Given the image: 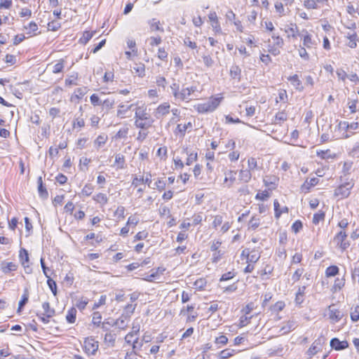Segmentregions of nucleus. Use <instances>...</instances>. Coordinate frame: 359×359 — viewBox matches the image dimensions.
I'll use <instances>...</instances> for the list:
<instances>
[{"label": "nucleus", "instance_id": "obj_40", "mask_svg": "<svg viewBox=\"0 0 359 359\" xmlns=\"http://www.w3.org/2000/svg\"><path fill=\"white\" fill-rule=\"evenodd\" d=\"M187 154H188V157L187 158L186 164L187 165H191L194 161L197 160V153H190L188 154L187 149H185Z\"/></svg>", "mask_w": 359, "mask_h": 359}, {"label": "nucleus", "instance_id": "obj_35", "mask_svg": "<svg viewBox=\"0 0 359 359\" xmlns=\"http://www.w3.org/2000/svg\"><path fill=\"white\" fill-rule=\"evenodd\" d=\"M115 163L117 164L118 168H123L125 164L124 156L121 154H116L115 156Z\"/></svg>", "mask_w": 359, "mask_h": 359}, {"label": "nucleus", "instance_id": "obj_27", "mask_svg": "<svg viewBox=\"0 0 359 359\" xmlns=\"http://www.w3.org/2000/svg\"><path fill=\"white\" fill-rule=\"evenodd\" d=\"M288 80L291 81L292 84L295 87L296 89L299 90L303 89V87L302 86V82L299 79V77L297 74L290 76L288 78Z\"/></svg>", "mask_w": 359, "mask_h": 359}, {"label": "nucleus", "instance_id": "obj_57", "mask_svg": "<svg viewBox=\"0 0 359 359\" xmlns=\"http://www.w3.org/2000/svg\"><path fill=\"white\" fill-rule=\"evenodd\" d=\"M304 5L308 9L317 8V5L315 0H305Z\"/></svg>", "mask_w": 359, "mask_h": 359}, {"label": "nucleus", "instance_id": "obj_20", "mask_svg": "<svg viewBox=\"0 0 359 359\" xmlns=\"http://www.w3.org/2000/svg\"><path fill=\"white\" fill-rule=\"evenodd\" d=\"M42 308L43 309V316H47V317H53L55 314V311L53 308H51L49 302H44L42 304Z\"/></svg>", "mask_w": 359, "mask_h": 359}, {"label": "nucleus", "instance_id": "obj_22", "mask_svg": "<svg viewBox=\"0 0 359 359\" xmlns=\"http://www.w3.org/2000/svg\"><path fill=\"white\" fill-rule=\"evenodd\" d=\"M241 74V68L237 65H233L230 69V76L233 79L240 81Z\"/></svg>", "mask_w": 359, "mask_h": 359}, {"label": "nucleus", "instance_id": "obj_39", "mask_svg": "<svg viewBox=\"0 0 359 359\" xmlns=\"http://www.w3.org/2000/svg\"><path fill=\"white\" fill-rule=\"evenodd\" d=\"M47 285L49 287L50 290L52 291L54 296L57 294V284L56 283L51 279L50 278H47Z\"/></svg>", "mask_w": 359, "mask_h": 359}, {"label": "nucleus", "instance_id": "obj_34", "mask_svg": "<svg viewBox=\"0 0 359 359\" xmlns=\"http://www.w3.org/2000/svg\"><path fill=\"white\" fill-rule=\"evenodd\" d=\"M137 304H127L124 308L125 313L123 314L130 318V316L134 313Z\"/></svg>", "mask_w": 359, "mask_h": 359}, {"label": "nucleus", "instance_id": "obj_62", "mask_svg": "<svg viewBox=\"0 0 359 359\" xmlns=\"http://www.w3.org/2000/svg\"><path fill=\"white\" fill-rule=\"evenodd\" d=\"M235 276V273L233 271H229L227 273H224L220 278V281H226L230 279H232Z\"/></svg>", "mask_w": 359, "mask_h": 359}, {"label": "nucleus", "instance_id": "obj_28", "mask_svg": "<svg viewBox=\"0 0 359 359\" xmlns=\"http://www.w3.org/2000/svg\"><path fill=\"white\" fill-rule=\"evenodd\" d=\"M148 23H149L150 28L152 31L156 30V31H161L162 32H164L163 28L160 27V21L159 20H156L155 18H153V19L149 20Z\"/></svg>", "mask_w": 359, "mask_h": 359}, {"label": "nucleus", "instance_id": "obj_36", "mask_svg": "<svg viewBox=\"0 0 359 359\" xmlns=\"http://www.w3.org/2000/svg\"><path fill=\"white\" fill-rule=\"evenodd\" d=\"M64 69V60H59L53 67V73L58 74L62 72Z\"/></svg>", "mask_w": 359, "mask_h": 359}, {"label": "nucleus", "instance_id": "obj_33", "mask_svg": "<svg viewBox=\"0 0 359 359\" xmlns=\"http://www.w3.org/2000/svg\"><path fill=\"white\" fill-rule=\"evenodd\" d=\"M93 36V32L86 31L83 32V36L79 39V42L83 44H86Z\"/></svg>", "mask_w": 359, "mask_h": 359}, {"label": "nucleus", "instance_id": "obj_1", "mask_svg": "<svg viewBox=\"0 0 359 359\" xmlns=\"http://www.w3.org/2000/svg\"><path fill=\"white\" fill-rule=\"evenodd\" d=\"M135 119V126L142 129L149 128L153 122L150 115L146 111V109L143 107L136 108Z\"/></svg>", "mask_w": 359, "mask_h": 359}, {"label": "nucleus", "instance_id": "obj_12", "mask_svg": "<svg viewBox=\"0 0 359 359\" xmlns=\"http://www.w3.org/2000/svg\"><path fill=\"white\" fill-rule=\"evenodd\" d=\"M224 183L227 184L228 187H231L233 182L236 180V171L235 170H229L224 172Z\"/></svg>", "mask_w": 359, "mask_h": 359}, {"label": "nucleus", "instance_id": "obj_25", "mask_svg": "<svg viewBox=\"0 0 359 359\" xmlns=\"http://www.w3.org/2000/svg\"><path fill=\"white\" fill-rule=\"evenodd\" d=\"M108 137L106 135H100L94 141L95 147L98 149L105 144Z\"/></svg>", "mask_w": 359, "mask_h": 359}, {"label": "nucleus", "instance_id": "obj_13", "mask_svg": "<svg viewBox=\"0 0 359 359\" xmlns=\"http://www.w3.org/2000/svg\"><path fill=\"white\" fill-rule=\"evenodd\" d=\"M320 344L321 343L320 339L315 340V341L312 344V345L310 346V348L308 349L306 352L309 358L313 357L318 351H320V347H318V346H320Z\"/></svg>", "mask_w": 359, "mask_h": 359}, {"label": "nucleus", "instance_id": "obj_37", "mask_svg": "<svg viewBox=\"0 0 359 359\" xmlns=\"http://www.w3.org/2000/svg\"><path fill=\"white\" fill-rule=\"evenodd\" d=\"M94 187L90 184H86L81 191V194L84 196H89L92 194Z\"/></svg>", "mask_w": 359, "mask_h": 359}, {"label": "nucleus", "instance_id": "obj_61", "mask_svg": "<svg viewBox=\"0 0 359 359\" xmlns=\"http://www.w3.org/2000/svg\"><path fill=\"white\" fill-rule=\"evenodd\" d=\"M90 102L94 106H98L102 104V102L100 100L99 97L96 94H93L90 97Z\"/></svg>", "mask_w": 359, "mask_h": 359}, {"label": "nucleus", "instance_id": "obj_2", "mask_svg": "<svg viewBox=\"0 0 359 359\" xmlns=\"http://www.w3.org/2000/svg\"><path fill=\"white\" fill-rule=\"evenodd\" d=\"M222 97H210L209 100L204 103H200L194 105L195 109L201 114L212 112L215 111L219 105Z\"/></svg>", "mask_w": 359, "mask_h": 359}, {"label": "nucleus", "instance_id": "obj_52", "mask_svg": "<svg viewBox=\"0 0 359 359\" xmlns=\"http://www.w3.org/2000/svg\"><path fill=\"white\" fill-rule=\"evenodd\" d=\"M345 284V280L344 278H337L334 281L333 287L335 290H341Z\"/></svg>", "mask_w": 359, "mask_h": 359}, {"label": "nucleus", "instance_id": "obj_43", "mask_svg": "<svg viewBox=\"0 0 359 359\" xmlns=\"http://www.w3.org/2000/svg\"><path fill=\"white\" fill-rule=\"evenodd\" d=\"M351 318L353 322L359 320V305L355 306L351 312Z\"/></svg>", "mask_w": 359, "mask_h": 359}, {"label": "nucleus", "instance_id": "obj_64", "mask_svg": "<svg viewBox=\"0 0 359 359\" xmlns=\"http://www.w3.org/2000/svg\"><path fill=\"white\" fill-rule=\"evenodd\" d=\"M148 236V232L142 231L138 232L135 236V241L144 240Z\"/></svg>", "mask_w": 359, "mask_h": 359}, {"label": "nucleus", "instance_id": "obj_24", "mask_svg": "<svg viewBox=\"0 0 359 359\" xmlns=\"http://www.w3.org/2000/svg\"><path fill=\"white\" fill-rule=\"evenodd\" d=\"M29 299V292L27 289H25L24 291V294L22 296L21 300L19 302L18 313H20L21 312L23 306L27 303Z\"/></svg>", "mask_w": 359, "mask_h": 359}, {"label": "nucleus", "instance_id": "obj_10", "mask_svg": "<svg viewBox=\"0 0 359 359\" xmlns=\"http://www.w3.org/2000/svg\"><path fill=\"white\" fill-rule=\"evenodd\" d=\"M284 31L287 33V37L296 38L297 36H300L299 29L295 24H291L290 25H286L284 28Z\"/></svg>", "mask_w": 359, "mask_h": 359}, {"label": "nucleus", "instance_id": "obj_55", "mask_svg": "<svg viewBox=\"0 0 359 359\" xmlns=\"http://www.w3.org/2000/svg\"><path fill=\"white\" fill-rule=\"evenodd\" d=\"M352 156H359V142H355L349 151Z\"/></svg>", "mask_w": 359, "mask_h": 359}, {"label": "nucleus", "instance_id": "obj_60", "mask_svg": "<svg viewBox=\"0 0 359 359\" xmlns=\"http://www.w3.org/2000/svg\"><path fill=\"white\" fill-rule=\"evenodd\" d=\"M223 218L221 215H216L214 217V220L212 222V226L214 228L217 229L219 226L222 224Z\"/></svg>", "mask_w": 359, "mask_h": 359}, {"label": "nucleus", "instance_id": "obj_49", "mask_svg": "<svg viewBox=\"0 0 359 359\" xmlns=\"http://www.w3.org/2000/svg\"><path fill=\"white\" fill-rule=\"evenodd\" d=\"M24 27L26 29H29L28 34L33 33L36 34L35 32L38 30V26L34 22H30L27 26H25Z\"/></svg>", "mask_w": 359, "mask_h": 359}, {"label": "nucleus", "instance_id": "obj_31", "mask_svg": "<svg viewBox=\"0 0 359 359\" xmlns=\"http://www.w3.org/2000/svg\"><path fill=\"white\" fill-rule=\"evenodd\" d=\"M339 268L337 266H330L327 267L325 270V275L327 277H332L335 276L339 273Z\"/></svg>", "mask_w": 359, "mask_h": 359}, {"label": "nucleus", "instance_id": "obj_41", "mask_svg": "<svg viewBox=\"0 0 359 359\" xmlns=\"http://www.w3.org/2000/svg\"><path fill=\"white\" fill-rule=\"evenodd\" d=\"M285 304L283 302L280 301L277 302L275 304L271 306V310L273 312H279L283 309Z\"/></svg>", "mask_w": 359, "mask_h": 359}, {"label": "nucleus", "instance_id": "obj_18", "mask_svg": "<svg viewBox=\"0 0 359 359\" xmlns=\"http://www.w3.org/2000/svg\"><path fill=\"white\" fill-rule=\"evenodd\" d=\"M129 318L122 315L119 318H118L114 323V325H116L119 329L125 330L128 327V323L126 320H128Z\"/></svg>", "mask_w": 359, "mask_h": 359}, {"label": "nucleus", "instance_id": "obj_7", "mask_svg": "<svg viewBox=\"0 0 359 359\" xmlns=\"http://www.w3.org/2000/svg\"><path fill=\"white\" fill-rule=\"evenodd\" d=\"M330 344L332 348L336 351H341L348 347L347 341H340L338 338H332Z\"/></svg>", "mask_w": 359, "mask_h": 359}, {"label": "nucleus", "instance_id": "obj_8", "mask_svg": "<svg viewBox=\"0 0 359 359\" xmlns=\"http://www.w3.org/2000/svg\"><path fill=\"white\" fill-rule=\"evenodd\" d=\"M170 105L168 102L160 104L156 111L155 116L156 118H161L162 116L169 114Z\"/></svg>", "mask_w": 359, "mask_h": 359}, {"label": "nucleus", "instance_id": "obj_11", "mask_svg": "<svg viewBox=\"0 0 359 359\" xmlns=\"http://www.w3.org/2000/svg\"><path fill=\"white\" fill-rule=\"evenodd\" d=\"M19 258H20V262H21L22 265L23 266V267L25 268V269H26L27 268L29 269V266L28 264L29 254H28V251L27 250L22 248L20 250Z\"/></svg>", "mask_w": 359, "mask_h": 359}, {"label": "nucleus", "instance_id": "obj_50", "mask_svg": "<svg viewBox=\"0 0 359 359\" xmlns=\"http://www.w3.org/2000/svg\"><path fill=\"white\" fill-rule=\"evenodd\" d=\"M299 55L305 60H309V55L307 53L306 48L304 46H299V48L298 49Z\"/></svg>", "mask_w": 359, "mask_h": 359}, {"label": "nucleus", "instance_id": "obj_42", "mask_svg": "<svg viewBox=\"0 0 359 359\" xmlns=\"http://www.w3.org/2000/svg\"><path fill=\"white\" fill-rule=\"evenodd\" d=\"M170 88H171V90H172V95H174V97L176 98V99H178L180 98V86H179V84L176 83H173L171 86H170Z\"/></svg>", "mask_w": 359, "mask_h": 359}, {"label": "nucleus", "instance_id": "obj_45", "mask_svg": "<svg viewBox=\"0 0 359 359\" xmlns=\"http://www.w3.org/2000/svg\"><path fill=\"white\" fill-rule=\"evenodd\" d=\"M259 219L252 217L249 222V229L255 230L259 226Z\"/></svg>", "mask_w": 359, "mask_h": 359}, {"label": "nucleus", "instance_id": "obj_38", "mask_svg": "<svg viewBox=\"0 0 359 359\" xmlns=\"http://www.w3.org/2000/svg\"><path fill=\"white\" fill-rule=\"evenodd\" d=\"M191 127H192V124H191V122H189L188 123H187V124H184V125L178 124V125H177V126L176 130H177L180 133H181L182 135H184L186 130H187L189 128H191Z\"/></svg>", "mask_w": 359, "mask_h": 359}, {"label": "nucleus", "instance_id": "obj_26", "mask_svg": "<svg viewBox=\"0 0 359 359\" xmlns=\"http://www.w3.org/2000/svg\"><path fill=\"white\" fill-rule=\"evenodd\" d=\"M76 309L74 307L71 308L67 313L66 320L69 323H74L76 320Z\"/></svg>", "mask_w": 359, "mask_h": 359}, {"label": "nucleus", "instance_id": "obj_63", "mask_svg": "<svg viewBox=\"0 0 359 359\" xmlns=\"http://www.w3.org/2000/svg\"><path fill=\"white\" fill-rule=\"evenodd\" d=\"M217 344L225 345L228 342V338L224 335H221L215 339V341Z\"/></svg>", "mask_w": 359, "mask_h": 359}, {"label": "nucleus", "instance_id": "obj_16", "mask_svg": "<svg viewBox=\"0 0 359 359\" xmlns=\"http://www.w3.org/2000/svg\"><path fill=\"white\" fill-rule=\"evenodd\" d=\"M17 265L13 262H3L1 264V269L3 273H8L11 271H14L17 270Z\"/></svg>", "mask_w": 359, "mask_h": 359}, {"label": "nucleus", "instance_id": "obj_53", "mask_svg": "<svg viewBox=\"0 0 359 359\" xmlns=\"http://www.w3.org/2000/svg\"><path fill=\"white\" fill-rule=\"evenodd\" d=\"M114 104H115L114 100L109 99V98L104 100L102 102V106L107 109L113 108Z\"/></svg>", "mask_w": 359, "mask_h": 359}, {"label": "nucleus", "instance_id": "obj_48", "mask_svg": "<svg viewBox=\"0 0 359 359\" xmlns=\"http://www.w3.org/2000/svg\"><path fill=\"white\" fill-rule=\"evenodd\" d=\"M271 38L275 40L274 46H277L278 48H282L283 46L284 41L280 36L273 34L271 36Z\"/></svg>", "mask_w": 359, "mask_h": 359}, {"label": "nucleus", "instance_id": "obj_46", "mask_svg": "<svg viewBox=\"0 0 359 359\" xmlns=\"http://www.w3.org/2000/svg\"><path fill=\"white\" fill-rule=\"evenodd\" d=\"M325 218V213L322 211H319L318 212L314 214L313 217V223L317 224L320 221L323 220Z\"/></svg>", "mask_w": 359, "mask_h": 359}, {"label": "nucleus", "instance_id": "obj_58", "mask_svg": "<svg viewBox=\"0 0 359 359\" xmlns=\"http://www.w3.org/2000/svg\"><path fill=\"white\" fill-rule=\"evenodd\" d=\"M203 61L205 65L208 67H212L214 64V61L210 55H203Z\"/></svg>", "mask_w": 359, "mask_h": 359}, {"label": "nucleus", "instance_id": "obj_23", "mask_svg": "<svg viewBox=\"0 0 359 359\" xmlns=\"http://www.w3.org/2000/svg\"><path fill=\"white\" fill-rule=\"evenodd\" d=\"M260 258V255L255 250L247 252V262L250 263H256Z\"/></svg>", "mask_w": 359, "mask_h": 359}, {"label": "nucleus", "instance_id": "obj_32", "mask_svg": "<svg viewBox=\"0 0 359 359\" xmlns=\"http://www.w3.org/2000/svg\"><path fill=\"white\" fill-rule=\"evenodd\" d=\"M234 353H235V350L228 348V349L222 351L219 353V357L220 359H227V358L231 357L232 355H233Z\"/></svg>", "mask_w": 359, "mask_h": 359}, {"label": "nucleus", "instance_id": "obj_29", "mask_svg": "<svg viewBox=\"0 0 359 359\" xmlns=\"http://www.w3.org/2000/svg\"><path fill=\"white\" fill-rule=\"evenodd\" d=\"M346 37L349 40L348 46L351 48H355L357 46V34L355 32H353L352 34L348 33Z\"/></svg>", "mask_w": 359, "mask_h": 359}, {"label": "nucleus", "instance_id": "obj_9", "mask_svg": "<svg viewBox=\"0 0 359 359\" xmlns=\"http://www.w3.org/2000/svg\"><path fill=\"white\" fill-rule=\"evenodd\" d=\"M343 317V313L338 309L329 306V318L332 323L339 322Z\"/></svg>", "mask_w": 359, "mask_h": 359}, {"label": "nucleus", "instance_id": "obj_59", "mask_svg": "<svg viewBox=\"0 0 359 359\" xmlns=\"http://www.w3.org/2000/svg\"><path fill=\"white\" fill-rule=\"evenodd\" d=\"M85 126V121L83 118L81 117L76 118L73 123V128L79 127L83 128Z\"/></svg>", "mask_w": 359, "mask_h": 359}, {"label": "nucleus", "instance_id": "obj_6", "mask_svg": "<svg viewBox=\"0 0 359 359\" xmlns=\"http://www.w3.org/2000/svg\"><path fill=\"white\" fill-rule=\"evenodd\" d=\"M198 88L196 86H191L190 87H183L180 90V95L179 100H185L189 99V97L195 92H198Z\"/></svg>", "mask_w": 359, "mask_h": 359}, {"label": "nucleus", "instance_id": "obj_17", "mask_svg": "<svg viewBox=\"0 0 359 359\" xmlns=\"http://www.w3.org/2000/svg\"><path fill=\"white\" fill-rule=\"evenodd\" d=\"M98 348L97 343L95 341H85V349L87 353H90L91 354H95Z\"/></svg>", "mask_w": 359, "mask_h": 359}, {"label": "nucleus", "instance_id": "obj_54", "mask_svg": "<svg viewBox=\"0 0 359 359\" xmlns=\"http://www.w3.org/2000/svg\"><path fill=\"white\" fill-rule=\"evenodd\" d=\"M87 304L88 299L86 298H81L77 302L76 306L79 310L82 311L86 308Z\"/></svg>", "mask_w": 359, "mask_h": 359}, {"label": "nucleus", "instance_id": "obj_15", "mask_svg": "<svg viewBox=\"0 0 359 359\" xmlns=\"http://www.w3.org/2000/svg\"><path fill=\"white\" fill-rule=\"evenodd\" d=\"M295 327L296 323L294 320H288L285 325L281 327L280 329V332H281L283 334H287L292 330H294Z\"/></svg>", "mask_w": 359, "mask_h": 359}, {"label": "nucleus", "instance_id": "obj_3", "mask_svg": "<svg viewBox=\"0 0 359 359\" xmlns=\"http://www.w3.org/2000/svg\"><path fill=\"white\" fill-rule=\"evenodd\" d=\"M341 182L342 179L341 178ZM354 186V182L352 180L341 182V184L334 190V195L341 198H346L349 196L351 190Z\"/></svg>", "mask_w": 359, "mask_h": 359}, {"label": "nucleus", "instance_id": "obj_21", "mask_svg": "<svg viewBox=\"0 0 359 359\" xmlns=\"http://www.w3.org/2000/svg\"><path fill=\"white\" fill-rule=\"evenodd\" d=\"M252 177L251 171L249 170H241L239 172V180L243 182H248Z\"/></svg>", "mask_w": 359, "mask_h": 359}, {"label": "nucleus", "instance_id": "obj_56", "mask_svg": "<svg viewBox=\"0 0 359 359\" xmlns=\"http://www.w3.org/2000/svg\"><path fill=\"white\" fill-rule=\"evenodd\" d=\"M287 118V114L284 111H279L275 116L276 121H285Z\"/></svg>", "mask_w": 359, "mask_h": 359}, {"label": "nucleus", "instance_id": "obj_44", "mask_svg": "<svg viewBox=\"0 0 359 359\" xmlns=\"http://www.w3.org/2000/svg\"><path fill=\"white\" fill-rule=\"evenodd\" d=\"M248 169L250 171H253L257 168V162L255 158L250 157L248 160Z\"/></svg>", "mask_w": 359, "mask_h": 359}, {"label": "nucleus", "instance_id": "obj_47", "mask_svg": "<svg viewBox=\"0 0 359 359\" xmlns=\"http://www.w3.org/2000/svg\"><path fill=\"white\" fill-rule=\"evenodd\" d=\"M102 316L100 312L96 311L93 314V323L96 326H100L101 323Z\"/></svg>", "mask_w": 359, "mask_h": 359}, {"label": "nucleus", "instance_id": "obj_4", "mask_svg": "<svg viewBox=\"0 0 359 359\" xmlns=\"http://www.w3.org/2000/svg\"><path fill=\"white\" fill-rule=\"evenodd\" d=\"M346 233L341 230L334 237V241L337 243V245L342 250H346L349 246L350 243L346 240Z\"/></svg>", "mask_w": 359, "mask_h": 359}, {"label": "nucleus", "instance_id": "obj_30", "mask_svg": "<svg viewBox=\"0 0 359 359\" xmlns=\"http://www.w3.org/2000/svg\"><path fill=\"white\" fill-rule=\"evenodd\" d=\"M93 199L98 203L104 205L107 203L108 198L106 194L102 193H99L94 196Z\"/></svg>", "mask_w": 359, "mask_h": 359}, {"label": "nucleus", "instance_id": "obj_14", "mask_svg": "<svg viewBox=\"0 0 359 359\" xmlns=\"http://www.w3.org/2000/svg\"><path fill=\"white\" fill-rule=\"evenodd\" d=\"M38 183V191L40 197L42 198H47L48 196V193L47 191L46 188L43 184L42 177H39L37 179Z\"/></svg>", "mask_w": 359, "mask_h": 359}, {"label": "nucleus", "instance_id": "obj_5", "mask_svg": "<svg viewBox=\"0 0 359 359\" xmlns=\"http://www.w3.org/2000/svg\"><path fill=\"white\" fill-rule=\"evenodd\" d=\"M303 38V46L306 48H311L316 46V42L312 39L311 35L307 30L303 29L301 35Z\"/></svg>", "mask_w": 359, "mask_h": 359}, {"label": "nucleus", "instance_id": "obj_19", "mask_svg": "<svg viewBox=\"0 0 359 359\" xmlns=\"http://www.w3.org/2000/svg\"><path fill=\"white\" fill-rule=\"evenodd\" d=\"M133 72L137 74L139 76L142 77L145 73V66L143 63H135L133 67Z\"/></svg>", "mask_w": 359, "mask_h": 359}, {"label": "nucleus", "instance_id": "obj_51", "mask_svg": "<svg viewBox=\"0 0 359 359\" xmlns=\"http://www.w3.org/2000/svg\"><path fill=\"white\" fill-rule=\"evenodd\" d=\"M40 263H41V266L42 268V270H43V273L44 274V276L47 278H50V275L48 273V272L50 271V269L48 267H47L45 264V262H44V259L43 258H41L40 259Z\"/></svg>", "mask_w": 359, "mask_h": 359}]
</instances>
